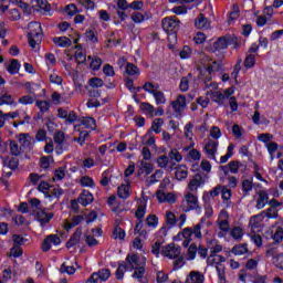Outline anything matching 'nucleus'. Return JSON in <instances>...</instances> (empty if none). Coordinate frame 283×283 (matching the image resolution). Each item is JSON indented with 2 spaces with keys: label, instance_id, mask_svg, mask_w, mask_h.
Masks as SVG:
<instances>
[{
  "label": "nucleus",
  "instance_id": "f704fd0d",
  "mask_svg": "<svg viewBox=\"0 0 283 283\" xmlns=\"http://www.w3.org/2000/svg\"><path fill=\"white\" fill-rule=\"evenodd\" d=\"M127 270H129V266H127V264L119 263L115 273L116 280H123V277H125V271Z\"/></svg>",
  "mask_w": 283,
  "mask_h": 283
},
{
  "label": "nucleus",
  "instance_id": "72a5a7b5",
  "mask_svg": "<svg viewBox=\"0 0 283 283\" xmlns=\"http://www.w3.org/2000/svg\"><path fill=\"white\" fill-rule=\"evenodd\" d=\"M153 96L156 101V105H165V103H167V98L165 97V93H163L161 91H156L153 93Z\"/></svg>",
  "mask_w": 283,
  "mask_h": 283
},
{
  "label": "nucleus",
  "instance_id": "09e8293b",
  "mask_svg": "<svg viewBox=\"0 0 283 283\" xmlns=\"http://www.w3.org/2000/svg\"><path fill=\"white\" fill-rule=\"evenodd\" d=\"M113 237L115 240H125V230H123L120 227H115L113 231Z\"/></svg>",
  "mask_w": 283,
  "mask_h": 283
},
{
  "label": "nucleus",
  "instance_id": "b1692460",
  "mask_svg": "<svg viewBox=\"0 0 283 283\" xmlns=\"http://www.w3.org/2000/svg\"><path fill=\"white\" fill-rule=\"evenodd\" d=\"M210 98L214 102L218 103V105H224V94L220 91H214L210 93Z\"/></svg>",
  "mask_w": 283,
  "mask_h": 283
},
{
  "label": "nucleus",
  "instance_id": "a18cd8bd",
  "mask_svg": "<svg viewBox=\"0 0 283 283\" xmlns=\"http://www.w3.org/2000/svg\"><path fill=\"white\" fill-rule=\"evenodd\" d=\"M249 249H247V245L244 244L234 245L232 248V253L234 255H244V253H247Z\"/></svg>",
  "mask_w": 283,
  "mask_h": 283
},
{
  "label": "nucleus",
  "instance_id": "aec40b11",
  "mask_svg": "<svg viewBox=\"0 0 283 283\" xmlns=\"http://www.w3.org/2000/svg\"><path fill=\"white\" fill-rule=\"evenodd\" d=\"M130 187H132V185L129 184V180H126V184H122L117 188L118 198H122L123 200H127V198H129V188Z\"/></svg>",
  "mask_w": 283,
  "mask_h": 283
},
{
  "label": "nucleus",
  "instance_id": "bb28decb",
  "mask_svg": "<svg viewBox=\"0 0 283 283\" xmlns=\"http://www.w3.org/2000/svg\"><path fill=\"white\" fill-rule=\"evenodd\" d=\"M216 269H217V272H218V275H219V282L220 283H227V275H226V272H224V271H227V268L224 266V264L217 263Z\"/></svg>",
  "mask_w": 283,
  "mask_h": 283
},
{
  "label": "nucleus",
  "instance_id": "79ce46f5",
  "mask_svg": "<svg viewBox=\"0 0 283 283\" xmlns=\"http://www.w3.org/2000/svg\"><path fill=\"white\" fill-rule=\"evenodd\" d=\"M60 273H67V275H74V273H76V268H74V265H67V263H63L60 268Z\"/></svg>",
  "mask_w": 283,
  "mask_h": 283
},
{
  "label": "nucleus",
  "instance_id": "2f4dec72",
  "mask_svg": "<svg viewBox=\"0 0 283 283\" xmlns=\"http://www.w3.org/2000/svg\"><path fill=\"white\" fill-rule=\"evenodd\" d=\"M3 167H9V169H17L19 167V159L12 157L8 159V157L2 158Z\"/></svg>",
  "mask_w": 283,
  "mask_h": 283
},
{
  "label": "nucleus",
  "instance_id": "bf43d9fd",
  "mask_svg": "<svg viewBox=\"0 0 283 283\" xmlns=\"http://www.w3.org/2000/svg\"><path fill=\"white\" fill-rule=\"evenodd\" d=\"M198 253V245L196 243L190 244L188 248L189 260H196V254Z\"/></svg>",
  "mask_w": 283,
  "mask_h": 283
},
{
  "label": "nucleus",
  "instance_id": "c756f323",
  "mask_svg": "<svg viewBox=\"0 0 283 283\" xmlns=\"http://www.w3.org/2000/svg\"><path fill=\"white\" fill-rule=\"evenodd\" d=\"M19 70H21V64L19 60H11L10 65L7 66V71L9 74H19Z\"/></svg>",
  "mask_w": 283,
  "mask_h": 283
},
{
  "label": "nucleus",
  "instance_id": "37998d69",
  "mask_svg": "<svg viewBox=\"0 0 283 283\" xmlns=\"http://www.w3.org/2000/svg\"><path fill=\"white\" fill-rule=\"evenodd\" d=\"M208 262L210 264H222V262H227V259L222 255H217L216 254H210V256L208 258Z\"/></svg>",
  "mask_w": 283,
  "mask_h": 283
},
{
  "label": "nucleus",
  "instance_id": "8fccbe9b",
  "mask_svg": "<svg viewBox=\"0 0 283 283\" xmlns=\"http://www.w3.org/2000/svg\"><path fill=\"white\" fill-rule=\"evenodd\" d=\"M165 124V120L163 118H156L153 122L151 129L155 132V134H160V127Z\"/></svg>",
  "mask_w": 283,
  "mask_h": 283
},
{
  "label": "nucleus",
  "instance_id": "7ed1b4c3",
  "mask_svg": "<svg viewBox=\"0 0 283 283\" xmlns=\"http://www.w3.org/2000/svg\"><path fill=\"white\" fill-rule=\"evenodd\" d=\"M182 248H180V245H176V243H169L161 250V255H165V258H169L170 260H176L177 258H180Z\"/></svg>",
  "mask_w": 283,
  "mask_h": 283
},
{
  "label": "nucleus",
  "instance_id": "338daca9",
  "mask_svg": "<svg viewBox=\"0 0 283 283\" xmlns=\"http://www.w3.org/2000/svg\"><path fill=\"white\" fill-rule=\"evenodd\" d=\"M91 87H103L104 82L99 77H93L88 81Z\"/></svg>",
  "mask_w": 283,
  "mask_h": 283
},
{
  "label": "nucleus",
  "instance_id": "a878e982",
  "mask_svg": "<svg viewBox=\"0 0 283 283\" xmlns=\"http://www.w3.org/2000/svg\"><path fill=\"white\" fill-rule=\"evenodd\" d=\"M175 176L177 180H185L189 176V171L187 170V166H179L176 168Z\"/></svg>",
  "mask_w": 283,
  "mask_h": 283
},
{
  "label": "nucleus",
  "instance_id": "e2e57ef3",
  "mask_svg": "<svg viewBox=\"0 0 283 283\" xmlns=\"http://www.w3.org/2000/svg\"><path fill=\"white\" fill-rule=\"evenodd\" d=\"M65 12L69 17H74V14L78 13V8H76V4H69L65 7Z\"/></svg>",
  "mask_w": 283,
  "mask_h": 283
},
{
  "label": "nucleus",
  "instance_id": "20e7f679",
  "mask_svg": "<svg viewBox=\"0 0 283 283\" xmlns=\"http://www.w3.org/2000/svg\"><path fill=\"white\" fill-rule=\"evenodd\" d=\"M112 276V272L109 269H102L98 272H94L86 283H102V282H107L109 277Z\"/></svg>",
  "mask_w": 283,
  "mask_h": 283
},
{
  "label": "nucleus",
  "instance_id": "052dcab7",
  "mask_svg": "<svg viewBox=\"0 0 283 283\" xmlns=\"http://www.w3.org/2000/svg\"><path fill=\"white\" fill-rule=\"evenodd\" d=\"M143 90L148 92V94H154L158 90V86L154 85L151 82H146L143 86Z\"/></svg>",
  "mask_w": 283,
  "mask_h": 283
},
{
  "label": "nucleus",
  "instance_id": "e433bc0d",
  "mask_svg": "<svg viewBox=\"0 0 283 283\" xmlns=\"http://www.w3.org/2000/svg\"><path fill=\"white\" fill-rule=\"evenodd\" d=\"M9 149L12 156H21V146L14 140H10Z\"/></svg>",
  "mask_w": 283,
  "mask_h": 283
},
{
  "label": "nucleus",
  "instance_id": "5701e85b",
  "mask_svg": "<svg viewBox=\"0 0 283 283\" xmlns=\"http://www.w3.org/2000/svg\"><path fill=\"white\" fill-rule=\"evenodd\" d=\"M264 220V212H261L259 214H255L250 218V227L251 229H259L260 223H262Z\"/></svg>",
  "mask_w": 283,
  "mask_h": 283
},
{
  "label": "nucleus",
  "instance_id": "6e6d98bb",
  "mask_svg": "<svg viewBox=\"0 0 283 283\" xmlns=\"http://www.w3.org/2000/svg\"><path fill=\"white\" fill-rule=\"evenodd\" d=\"M21 255H23V250H21L20 245H13L11 248V252H10V258H21Z\"/></svg>",
  "mask_w": 283,
  "mask_h": 283
},
{
  "label": "nucleus",
  "instance_id": "f3484780",
  "mask_svg": "<svg viewBox=\"0 0 283 283\" xmlns=\"http://www.w3.org/2000/svg\"><path fill=\"white\" fill-rule=\"evenodd\" d=\"M205 185V180L202 179V175L196 174L192 178V180L189 181L188 188L190 191H198V188Z\"/></svg>",
  "mask_w": 283,
  "mask_h": 283
},
{
  "label": "nucleus",
  "instance_id": "a211bd4d",
  "mask_svg": "<svg viewBox=\"0 0 283 283\" xmlns=\"http://www.w3.org/2000/svg\"><path fill=\"white\" fill-rule=\"evenodd\" d=\"M170 161V167L169 169H174V167H176V163H180V160H182V155H180V151H178V149L174 148L169 151L168 154V160Z\"/></svg>",
  "mask_w": 283,
  "mask_h": 283
},
{
  "label": "nucleus",
  "instance_id": "f8f14e48",
  "mask_svg": "<svg viewBox=\"0 0 283 283\" xmlns=\"http://www.w3.org/2000/svg\"><path fill=\"white\" fill-rule=\"evenodd\" d=\"M205 151L208 154L209 158L216 160V154L218 153V142L213 139H208L205 146Z\"/></svg>",
  "mask_w": 283,
  "mask_h": 283
},
{
  "label": "nucleus",
  "instance_id": "4c0bfd02",
  "mask_svg": "<svg viewBox=\"0 0 283 283\" xmlns=\"http://www.w3.org/2000/svg\"><path fill=\"white\" fill-rule=\"evenodd\" d=\"M264 218L277 219V208L270 207L262 211Z\"/></svg>",
  "mask_w": 283,
  "mask_h": 283
},
{
  "label": "nucleus",
  "instance_id": "cd10ccee",
  "mask_svg": "<svg viewBox=\"0 0 283 283\" xmlns=\"http://www.w3.org/2000/svg\"><path fill=\"white\" fill-rule=\"evenodd\" d=\"M84 220V217L83 214H78V216H75L72 218L71 221H67L65 223V229L66 231H70V229H74V227L78 226V223Z\"/></svg>",
  "mask_w": 283,
  "mask_h": 283
},
{
  "label": "nucleus",
  "instance_id": "ddd939ff",
  "mask_svg": "<svg viewBox=\"0 0 283 283\" xmlns=\"http://www.w3.org/2000/svg\"><path fill=\"white\" fill-rule=\"evenodd\" d=\"M275 253H276L275 248H272L266 251V258H273V263L275 264V266H277V269L283 270V253L281 254H275Z\"/></svg>",
  "mask_w": 283,
  "mask_h": 283
},
{
  "label": "nucleus",
  "instance_id": "dca6fc26",
  "mask_svg": "<svg viewBox=\"0 0 283 283\" xmlns=\"http://www.w3.org/2000/svg\"><path fill=\"white\" fill-rule=\"evenodd\" d=\"M18 140L23 149H32V143H34V139L30 137L29 134H20L18 136Z\"/></svg>",
  "mask_w": 283,
  "mask_h": 283
},
{
  "label": "nucleus",
  "instance_id": "9b49d317",
  "mask_svg": "<svg viewBox=\"0 0 283 283\" xmlns=\"http://www.w3.org/2000/svg\"><path fill=\"white\" fill-rule=\"evenodd\" d=\"M36 220L40 222L41 227L48 224L50 220L54 218V213L45 212V209L35 210Z\"/></svg>",
  "mask_w": 283,
  "mask_h": 283
},
{
  "label": "nucleus",
  "instance_id": "c9c22d12",
  "mask_svg": "<svg viewBox=\"0 0 283 283\" xmlns=\"http://www.w3.org/2000/svg\"><path fill=\"white\" fill-rule=\"evenodd\" d=\"M82 125H84L86 129H96V119L93 117H83Z\"/></svg>",
  "mask_w": 283,
  "mask_h": 283
},
{
  "label": "nucleus",
  "instance_id": "0e129e2a",
  "mask_svg": "<svg viewBox=\"0 0 283 283\" xmlns=\"http://www.w3.org/2000/svg\"><path fill=\"white\" fill-rule=\"evenodd\" d=\"M101 65H103V60L101 57H93L91 62V69L96 71L101 70Z\"/></svg>",
  "mask_w": 283,
  "mask_h": 283
},
{
  "label": "nucleus",
  "instance_id": "3c124183",
  "mask_svg": "<svg viewBox=\"0 0 283 283\" xmlns=\"http://www.w3.org/2000/svg\"><path fill=\"white\" fill-rule=\"evenodd\" d=\"M189 78H191V74L181 78L179 90L182 92H187L189 90Z\"/></svg>",
  "mask_w": 283,
  "mask_h": 283
},
{
  "label": "nucleus",
  "instance_id": "9d476101",
  "mask_svg": "<svg viewBox=\"0 0 283 283\" xmlns=\"http://www.w3.org/2000/svg\"><path fill=\"white\" fill-rule=\"evenodd\" d=\"M217 56L218 59L212 61V63L208 64V66L206 67V72H208V74H211L212 72H220V70H222V60L224 59V52H219Z\"/></svg>",
  "mask_w": 283,
  "mask_h": 283
},
{
  "label": "nucleus",
  "instance_id": "5fc2aeb1",
  "mask_svg": "<svg viewBox=\"0 0 283 283\" xmlns=\"http://www.w3.org/2000/svg\"><path fill=\"white\" fill-rule=\"evenodd\" d=\"M36 107H39L40 112H42V114H45V112H48V109H50V104L48 103V101H36L35 102Z\"/></svg>",
  "mask_w": 283,
  "mask_h": 283
},
{
  "label": "nucleus",
  "instance_id": "393cba45",
  "mask_svg": "<svg viewBox=\"0 0 283 283\" xmlns=\"http://www.w3.org/2000/svg\"><path fill=\"white\" fill-rule=\"evenodd\" d=\"M53 43H55V45H59L60 48H70V45H72V40L66 36H60L54 38Z\"/></svg>",
  "mask_w": 283,
  "mask_h": 283
},
{
  "label": "nucleus",
  "instance_id": "de8ad7c7",
  "mask_svg": "<svg viewBox=\"0 0 283 283\" xmlns=\"http://www.w3.org/2000/svg\"><path fill=\"white\" fill-rule=\"evenodd\" d=\"M126 73L129 76H136V74H140V71L138 70V66L132 64V63H127L126 65Z\"/></svg>",
  "mask_w": 283,
  "mask_h": 283
},
{
  "label": "nucleus",
  "instance_id": "f257e3e1",
  "mask_svg": "<svg viewBox=\"0 0 283 283\" xmlns=\"http://www.w3.org/2000/svg\"><path fill=\"white\" fill-rule=\"evenodd\" d=\"M231 43H234V48H240V43H238L237 38L231 36H221L213 43L208 44L205 50L206 52H210L211 54H220V52H223L222 50H227Z\"/></svg>",
  "mask_w": 283,
  "mask_h": 283
},
{
  "label": "nucleus",
  "instance_id": "a19ab883",
  "mask_svg": "<svg viewBox=\"0 0 283 283\" xmlns=\"http://www.w3.org/2000/svg\"><path fill=\"white\" fill-rule=\"evenodd\" d=\"M142 174L146 172V176H149L154 171V164L147 161H140Z\"/></svg>",
  "mask_w": 283,
  "mask_h": 283
},
{
  "label": "nucleus",
  "instance_id": "49530a36",
  "mask_svg": "<svg viewBox=\"0 0 283 283\" xmlns=\"http://www.w3.org/2000/svg\"><path fill=\"white\" fill-rule=\"evenodd\" d=\"M157 165L158 167H160L161 169H167L168 165H169V157L166 155H161L157 158Z\"/></svg>",
  "mask_w": 283,
  "mask_h": 283
},
{
  "label": "nucleus",
  "instance_id": "7c9ffc66",
  "mask_svg": "<svg viewBox=\"0 0 283 283\" xmlns=\"http://www.w3.org/2000/svg\"><path fill=\"white\" fill-rule=\"evenodd\" d=\"M1 105H14V97L10 93H4L0 96V107Z\"/></svg>",
  "mask_w": 283,
  "mask_h": 283
},
{
  "label": "nucleus",
  "instance_id": "6e6552de",
  "mask_svg": "<svg viewBox=\"0 0 283 283\" xmlns=\"http://www.w3.org/2000/svg\"><path fill=\"white\" fill-rule=\"evenodd\" d=\"M126 266H128V271L139 269L143 266V258H140L138 254H127Z\"/></svg>",
  "mask_w": 283,
  "mask_h": 283
},
{
  "label": "nucleus",
  "instance_id": "774afa93",
  "mask_svg": "<svg viewBox=\"0 0 283 283\" xmlns=\"http://www.w3.org/2000/svg\"><path fill=\"white\" fill-rule=\"evenodd\" d=\"M36 3L40 10L50 12V4L48 3V0H36Z\"/></svg>",
  "mask_w": 283,
  "mask_h": 283
},
{
  "label": "nucleus",
  "instance_id": "ea45409f",
  "mask_svg": "<svg viewBox=\"0 0 283 283\" xmlns=\"http://www.w3.org/2000/svg\"><path fill=\"white\" fill-rule=\"evenodd\" d=\"M244 67L250 70L255 65V55L251 53H247L245 60L243 62Z\"/></svg>",
  "mask_w": 283,
  "mask_h": 283
},
{
  "label": "nucleus",
  "instance_id": "4d7b16f0",
  "mask_svg": "<svg viewBox=\"0 0 283 283\" xmlns=\"http://www.w3.org/2000/svg\"><path fill=\"white\" fill-rule=\"evenodd\" d=\"M140 109L143 112H147V114H149L150 116H154V105H151V104H149L147 102H144L140 105Z\"/></svg>",
  "mask_w": 283,
  "mask_h": 283
},
{
  "label": "nucleus",
  "instance_id": "423d86ee",
  "mask_svg": "<svg viewBox=\"0 0 283 283\" xmlns=\"http://www.w3.org/2000/svg\"><path fill=\"white\" fill-rule=\"evenodd\" d=\"M147 264V258L142 256V266L136 268L132 275L134 280H137L139 283H147V270L145 269V265Z\"/></svg>",
  "mask_w": 283,
  "mask_h": 283
},
{
  "label": "nucleus",
  "instance_id": "412c9836",
  "mask_svg": "<svg viewBox=\"0 0 283 283\" xmlns=\"http://www.w3.org/2000/svg\"><path fill=\"white\" fill-rule=\"evenodd\" d=\"M81 235H83V231L81 228H77L73 237L66 242V248L72 249V247H76L81 242Z\"/></svg>",
  "mask_w": 283,
  "mask_h": 283
},
{
  "label": "nucleus",
  "instance_id": "f03ea898",
  "mask_svg": "<svg viewBox=\"0 0 283 283\" xmlns=\"http://www.w3.org/2000/svg\"><path fill=\"white\" fill-rule=\"evenodd\" d=\"M29 45L34 50L41 41H43V29H41V23L39 22H30L29 23Z\"/></svg>",
  "mask_w": 283,
  "mask_h": 283
},
{
  "label": "nucleus",
  "instance_id": "1a4fd4ad",
  "mask_svg": "<svg viewBox=\"0 0 283 283\" xmlns=\"http://www.w3.org/2000/svg\"><path fill=\"white\" fill-rule=\"evenodd\" d=\"M171 107L180 116L187 109V97L185 95H178L177 99L171 102Z\"/></svg>",
  "mask_w": 283,
  "mask_h": 283
},
{
  "label": "nucleus",
  "instance_id": "2eb2a0df",
  "mask_svg": "<svg viewBox=\"0 0 283 283\" xmlns=\"http://www.w3.org/2000/svg\"><path fill=\"white\" fill-rule=\"evenodd\" d=\"M77 202L82 205V207H87V205H92V202H94V196L92 195V192L84 190L80 195Z\"/></svg>",
  "mask_w": 283,
  "mask_h": 283
},
{
  "label": "nucleus",
  "instance_id": "473e14b6",
  "mask_svg": "<svg viewBox=\"0 0 283 283\" xmlns=\"http://www.w3.org/2000/svg\"><path fill=\"white\" fill-rule=\"evenodd\" d=\"M52 196L54 198H61V196H63V189L59 186H51L48 197L52 198Z\"/></svg>",
  "mask_w": 283,
  "mask_h": 283
},
{
  "label": "nucleus",
  "instance_id": "39448f33",
  "mask_svg": "<svg viewBox=\"0 0 283 283\" xmlns=\"http://www.w3.org/2000/svg\"><path fill=\"white\" fill-rule=\"evenodd\" d=\"M161 25L165 32H172V34H176V32L180 30V20L176 17L165 18L161 21Z\"/></svg>",
  "mask_w": 283,
  "mask_h": 283
},
{
  "label": "nucleus",
  "instance_id": "4be33fe9",
  "mask_svg": "<svg viewBox=\"0 0 283 283\" xmlns=\"http://www.w3.org/2000/svg\"><path fill=\"white\" fill-rule=\"evenodd\" d=\"M186 283H205V275L200 272L192 271L186 280Z\"/></svg>",
  "mask_w": 283,
  "mask_h": 283
},
{
  "label": "nucleus",
  "instance_id": "69168bd1",
  "mask_svg": "<svg viewBox=\"0 0 283 283\" xmlns=\"http://www.w3.org/2000/svg\"><path fill=\"white\" fill-rule=\"evenodd\" d=\"M211 61H213V59L211 56L207 55L206 53L200 54L201 65H205L206 67H208L210 65Z\"/></svg>",
  "mask_w": 283,
  "mask_h": 283
},
{
  "label": "nucleus",
  "instance_id": "6ab92c4d",
  "mask_svg": "<svg viewBox=\"0 0 283 283\" xmlns=\"http://www.w3.org/2000/svg\"><path fill=\"white\" fill-rule=\"evenodd\" d=\"M195 25L199 30H209V28H211V23L202 13L199 14V17L196 19Z\"/></svg>",
  "mask_w": 283,
  "mask_h": 283
},
{
  "label": "nucleus",
  "instance_id": "4468645a",
  "mask_svg": "<svg viewBox=\"0 0 283 283\" xmlns=\"http://www.w3.org/2000/svg\"><path fill=\"white\" fill-rule=\"evenodd\" d=\"M269 205V192L264 190H260L258 192V199H256V209H264Z\"/></svg>",
  "mask_w": 283,
  "mask_h": 283
},
{
  "label": "nucleus",
  "instance_id": "58836bf2",
  "mask_svg": "<svg viewBox=\"0 0 283 283\" xmlns=\"http://www.w3.org/2000/svg\"><path fill=\"white\" fill-rule=\"evenodd\" d=\"M90 136V132L87 130H82L80 133L78 137L73 138L74 143H78V145H81V147H83L85 145V140H87V137Z\"/></svg>",
  "mask_w": 283,
  "mask_h": 283
},
{
  "label": "nucleus",
  "instance_id": "603ef678",
  "mask_svg": "<svg viewBox=\"0 0 283 283\" xmlns=\"http://www.w3.org/2000/svg\"><path fill=\"white\" fill-rule=\"evenodd\" d=\"M146 224L147 227H158V217H156V214H149L147 218H146Z\"/></svg>",
  "mask_w": 283,
  "mask_h": 283
},
{
  "label": "nucleus",
  "instance_id": "c03bdc74",
  "mask_svg": "<svg viewBox=\"0 0 283 283\" xmlns=\"http://www.w3.org/2000/svg\"><path fill=\"white\" fill-rule=\"evenodd\" d=\"M163 174H165L161 169H157L154 175L148 177L149 185H156L159 178H163Z\"/></svg>",
  "mask_w": 283,
  "mask_h": 283
},
{
  "label": "nucleus",
  "instance_id": "864d4df0",
  "mask_svg": "<svg viewBox=\"0 0 283 283\" xmlns=\"http://www.w3.org/2000/svg\"><path fill=\"white\" fill-rule=\"evenodd\" d=\"M54 143H56V145H63V142L65 140V133H63V130H57L54 134Z\"/></svg>",
  "mask_w": 283,
  "mask_h": 283
},
{
  "label": "nucleus",
  "instance_id": "680f3d73",
  "mask_svg": "<svg viewBox=\"0 0 283 283\" xmlns=\"http://www.w3.org/2000/svg\"><path fill=\"white\" fill-rule=\"evenodd\" d=\"M253 189V182L249 179H244L242 181V190L244 193H249V191H252Z\"/></svg>",
  "mask_w": 283,
  "mask_h": 283
},
{
  "label": "nucleus",
  "instance_id": "c85d7f7f",
  "mask_svg": "<svg viewBox=\"0 0 283 283\" xmlns=\"http://www.w3.org/2000/svg\"><path fill=\"white\" fill-rule=\"evenodd\" d=\"M222 189H223V186L218 185L212 190H210V192H205L203 200H207V198H209V196H210V198H217V196H220V193H222Z\"/></svg>",
  "mask_w": 283,
  "mask_h": 283
},
{
  "label": "nucleus",
  "instance_id": "0eeeda50",
  "mask_svg": "<svg viewBox=\"0 0 283 283\" xmlns=\"http://www.w3.org/2000/svg\"><path fill=\"white\" fill-rule=\"evenodd\" d=\"M186 200L182 201V209L184 211L189 212L193 209H200V206L198 205V197L193 193H187L185 196Z\"/></svg>",
  "mask_w": 283,
  "mask_h": 283
},
{
  "label": "nucleus",
  "instance_id": "13d9d810",
  "mask_svg": "<svg viewBox=\"0 0 283 283\" xmlns=\"http://www.w3.org/2000/svg\"><path fill=\"white\" fill-rule=\"evenodd\" d=\"M50 184H48L46 181H42L40 182V185L38 186V191H42V193H45V196L50 195Z\"/></svg>",
  "mask_w": 283,
  "mask_h": 283
}]
</instances>
